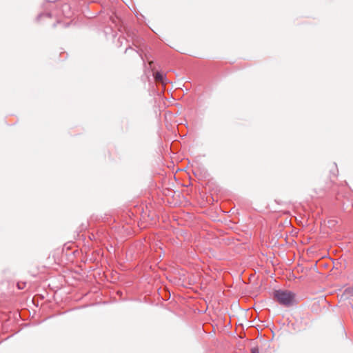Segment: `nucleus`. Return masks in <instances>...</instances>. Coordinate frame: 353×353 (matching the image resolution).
<instances>
[{
    "label": "nucleus",
    "mask_w": 353,
    "mask_h": 353,
    "mask_svg": "<svg viewBox=\"0 0 353 353\" xmlns=\"http://www.w3.org/2000/svg\"><path fill=\"white\" fill-rule=\"evenodd\" d=\"M274 297L280 304L285 306H290L292 305L294 301V294L290 291H275Z\"/></svg>",
    "instance_id": "1"
},
{
    "label": "nucleus",
    "mask_w": 353,
    "mask_h": 353,
    "mask_svg": "<svg viewBox=\"0 0 353 353\" xmlns=\"http://www.w3.org/2000/svg\"><path fill=\"white\" fill-rule=\"evenodd\" d=\"M154 77L157 82H160L162 84H165V77L160 72H156L154 73Z\"/></svg>",
    "instance_id": "2"
},
{
    "label": "nucleus",
    "mask_w": 353,
    "mask_h": 353,
    "mask_svg": "<svg viewBox=\"0 0 353 353\" xmlns=\"http://www.w3.org/2000/svg\"><path fill=\"white\" fill-rule=\"evenodd\" d=\"M251 352L252 353H259V350L257 347H252L251 349Z\"/></svg>",
    "instance_id": "3"
}]
</instances>
